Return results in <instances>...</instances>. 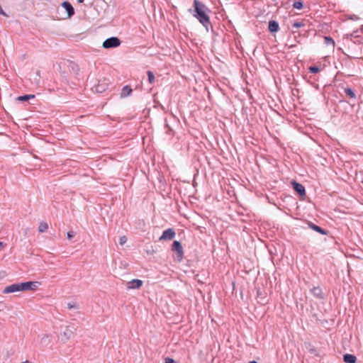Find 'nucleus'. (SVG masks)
I'll return each instance as SVG.
<instances>
[{"label": "nucleus", "mask_w": 363, "mask_h": 363, "mask_svg": "<svg viewBox=\"0 0 363 363\" xmlns=\"http://www.w3.org/2000/svg\"><path fill=\"white\" fill-rule=\"evenodd\" d=\"M62 6L66 10L67 12L68 18L72 17L74 14V9L72 4L68 1H64L62 4Z\"/></svg>", "instance_id": "nucleus-8"}, {"label": "nucleus", "mask_w": 363, "mask_h": 363, "mask_svg": "<svg viewBox=\"0 0 363 363\" xmlns=\"http://www.w3.org/2000/svg\"><path fill=\"white\" fill-rule=\"evenodd\" d=\"M48 229V225L45 222H41L40 223L39 227H38V231L40 233H44Z\"/></svg>", "instance_id": "nucleus-17"}, {"label": "nucleus", "mask_w": 363, "mask_h": 363, "mask_svg": "<svg viewBox=\"0 0 363 363\" xmlns=\"http://www.w3.org/2000/svg\"><path fill=\"white\" fill-rule=\"evenodd\" d=\"M248 363H257L256 361H250Z\"/></svg>", "instance_id": "nucleus-32"}, {"label": "nucleus", "mask_w": 363, "mask_h": 363, "mask_svg": "<svg viewBox=\"0 0 363 363\" xmlns=\"http://www.w3.org/2000/svg\"><path fill=\"white\" fill-rule=\"evenodd\" d=\"M308 69H309V72L313 74L317 73L320 70V67H318L317 66H311L308 68Z\"/></svg>", "instance_id": "nucleus-22"}, {"label": "nucleus", "mask_w": 363, "mask_h": 363, "mask_svg": "<svg viewBox=\"0 0 363 363\" xmlns=\"http://www.w3.org/2000/svg\"><path fill=\"white\" fill-rule=\"evenodd\" d=\"M143 281L140 279H132L131 281H128L127 283L128 289H140L143 286Z\"/></svg>", "instance_id": "nucleus-7"}, {"label": "nucleus", "mask_w": 363, "mask_h": 363, "mask_svg": "<svg viewBox=\"0 0 363 363\" xmlns=\"http://www.w3.org/2000/svg\"><path fill=\"white\" fill-rule=\"evenodd\" d=\"M303 6V2L301 1H296L293 4V7L296 9H301Z\"/></svg>", "instance_id": "nucleus-21"}, {"label": "nucleus", "mask_w": 363, "mask_h": 363, "mask_svg": "<svg viewBox=\"0 0 363 363\" xmlns=\"http://www.w3.org/2000/svg\"><path fill=\"white\" fill-rule=\"evenodd\" d=\"M67 308L69 309H72V308L78 309L79 308V306L77 303H67Z\"/></svg>", "instance_id": "nucleus-24"}, {"label": "nucleus", "mask_w": 363, "mask_h": 363, "mask_svg": "<svg viewBox=\"0 0 363 363\" xmlns=\"http://www.w3.org/2000/svg\"><path fill=\"white\" fill-rule=\"evenodd\" d=\"M324 40H325V43L327 45H331L332 47H335V41L332 38L325 36L324 38Z\"/></svg>", "instance_id": "nucleus-19"}, {"label": "nucleus", "mask_w": 363, "mask_h": 363, "mask_svg": "<svg viewBox=\"0 0 363 363\" xmlns=\"http://www.w3.org/2000/svg\"><path fill=\"white\" fill-rule=\"evenodd\" d=\"M306 26L305 21H296L292 24V28H298Z\"/></svg>", "instance_id": "nucleus-18"}, {"label": "nucleus", "mask_w": 363, "mask_h": 363, "mask_svg": "<svg viewBox=\"0 0 363 363\" xmlns=\"http://www.w3.org/2000/svg\"><path fill=\"white\" fill-rule=\"evenodd\" d=\"M132 92L133 89H131V87L128 85H125L122 89L121 96V97H126L128 96H130Z\"/></svg>", "instance_id": "nucleus-13"}, {"label": "nucleus", "mask_w": 363, "mask_h": 363, "mask_svg": "<svg viewBox=\"0 0 363 363\" xmlns=\"http://www.w3.org/2000/svg\"><path fill=\"white\" fill-rule=\"evenodd\" d=\"M147 77H148V81L150 84H153V82H155V75H154V73L152 72V71H147Z\"/></svg>", "instance_id": "nucleus-20"}, {"label": "nucleus", "mask_w": 363, "mask_h": 363, "mask_svg": "<svg viewBox=\"0 0 363 363\" xmlns=\"http://www.w3.org/2000/svg\"><path fill=\"white\" fill-rule=\"evenodd\" d=\"M279 30V23L274 21V33L277 32Z\"/></svg>", "instance_id": "nucleus-29"}, {"label": "nucleus", "mask_w": 363, "mask_h": 363, "mask_svg": "<svg viewBox=\"0 0 363 363\" xmlns=\"http://www.w3.org/2000/svg\"><path fill=\"white\" fill-rule=\"evenodd\" d=\"M164 363H178V362L174 361L172 358L167 357L164 359Z\"/></svg>", "instance_id": "nucleus-26"}, {"label": "nucleus", "mask_w": 363, "mask_h": 363, "mask_svg": "<svg viewBox=\"0 0 363 363\" xmlns=\"http://www.w3.org/2000/svg\"><path fill=\"white\" fill-rule=\"evenodd\" d=\"M343 361L345 363H356L357 357L354 354H345L343 355Z\"/></svg>", "instance_id": "nucleus-11"}, {"label": "nucleus", "mask_w": 363, "mask_h": 363, "mask_svg": "<svg viewBox=\"0 0 363 363\" xmlns=\"http://www.w3.org/2000/svg\"><path fill=\"white\" fill-rule=\"evenodd\" d=\"M76 233L75 232L70 230L67 233V236L69 240H71L72 238L75 236Z\"/></svg>", "instance_id": "nucleus-25"}, {"label": "nucleus", "mask_w": 363, "mask_h": 363, "mask_svg": "<svg viewBox=\"0 0 363 363\" xmlns=\"http://www.w3.org/2000/svg\"><path fill=\"white\" fill-rule=\"evenodd\" d=\"M272 28H273V26H272V20H269V21L268 23V30L270 33H272Z\"/></svg>", "instance_id": "nucleus-27"}, {"label": "nucleus", "mask_w": 363, "mask_h": 363, "mask_svg": "<svg viewBox=\"0 0 363 363\" xmlns=\"http://www.w3.org/2000/svg\"><path fill=\"white\" fill-rule=\"evenodd\" d=\"M21 363H30V362L29 361L26 360V361H25L23 362H21Z\"/></svg>", "instance_id": "nucleus-33"}, {"label": "nucleus", "mask_w": 363, "mask_h": 363, "mask_svg": "<svg viewBox=\"0 0 363 363\" xmlns=\"http://www.w3.org/2000/svg\"><path fill=\"white\" fill-rule=\"evenodd\" d=\"M308 225L311 229L319 233L321 235H327V233H328L325 230L323 229L322 228H320L318 225L313 224V223H309Z\"/></svg>", "instance_id": "nucleus-12"}, {"label": "nucleus", "mask_w": 363, "mask_h": 363, "mask_svg": "<svg viewBox=\"0 0 363 363\" xmlns=\"http://www.w3.org/2000/svg\"><path fill=\"white\" fill-rule=\"evenodd\" d=\"M84 0H77V2H78L79 4H82V3H83V2H84Z\"/></svg>", "instance_id": "nucleus-31"}, {"label": "nucleus", "mask_w": 363, "mask_h": 363, "mask_svg": "<svg viewBox=\"0 0 363 363\" xmlns=\"http://www.w3.org/2000/svg\"><path fill=\"white\" fill-rule=\"evenodd\" d=\"M311 291L315 297L320 299L324 298L322 289L319 286L313 287Z\"/></svg>", "instance_id": "nucleus-9"}, {"label": "nucleus", "mask_w": 363, "mask_h": 363, "mask_svg": "<svg viewBox=\"0 0 363 363\" xmlns=\"http://www.w3.org/2000/svg\"><path fill=\"white\" fill-rule=\"evenodd\" d=\"M121 45V40L117 37H111L105 40L103 47L106 49L117 48Z\"/></svg>", "instance_id": "nucleus-2"}, {"label": "nucleus", "mask_w": 363, "mask_h": 363, "mask_svg": "<svg viewBox=\"0 0 363 363\" xmlns=\"http://www.w3.org/2000/svg\"><path fill=\"white\" fill-rule=\"evenodd\" d=\"M291 184L293 186L294 189L300 195L305 196L306 195V189L305 187L300 183L292 181Z\"/></svg>", "instance_id": "nucleus-6"}, {"label": "nucleus", "mask_w": 363, "mask_h": 363, "mask_svg": "<svg viewBox=\"0 0 363 363\" xmlns=\"http://www.w3.org/2000/svg\"><path fill=\"white\" fill-rule=\"evenodd\" d=\"M72 331L69 329V328H67L66 330L64 332V335L67 337V339H69L71 337V335H72Z\"/></svg>", "instance_id": "nucleus-23"}, {"label": "nucleus", "mask_w": 363, "mask_h": 363, "mask_svg": "<svg viewBox=\"0 0 363 363\" xmlns=\"http://www.w3.org/2000/svg\"><path fill=\"white\" fill-rule=\"evenodd\" d=\"M175 232L172 228L165 230L160 238V240H172L175 237Z\"/></svg>", "instance_id": "nucleus-4"}, {"label": "nucleus", "mask_w": 363, "mask_h": 363, "mask_svg": "<svg viewBox=\"0 0 363 363\" xmlns=\"http://www.w3.org/2000/svg\"><path fill=\"white\" fill-rule=\"evenodd\" d=\"M172 250L177 253V257L181 261L184 256L183 247L179 241L174 240L172 245Z\"/></svg>", "instance_id": "nucleus-3"}, {"label": "nucleus", "mask_w": 363, "mask_h": 363, "mask_svg": "<svg viewBox=\"0 0 363 363\" xmlns=\"http://www.w3.org/2000/svg\"><path fill=\"white\" fill-rule=\"evenodd\" d=\"M127 241V238L125 236H122L120 238V244L123 245Z\"/></svg>", "instance_id": "nucleus-28"}, {"label": "nucleus", "mask_w": 363, "mask_h": 363, "mask_svg": "<svg viewBox=\"0 0 363 363\" xmlns=\"http://www.w3.org/2000/svg\"><path fill=\"white\" fill-rule=\"evenodd\" d=\"M107 84H98L94 86L93 90L97 93H103L107 89Z\"/></svg>", "instance_id": "nucleus-14"}, {"label": "nucleus", "mask_w": 363, "mask_h": 363, "mask_svg": "<svg viewBox=\"0 0 363 363\" xmlns=\"http://www.w3.org/2000/svg\"><path fill=\"white\" fill-rule=\"evenodd\" d=\"M34 98H35L34 94H26V95L20 96L17 97L16 99L19 101H26L29 99H34Z\"/></svg>", "instance_id": "nucleus-16"}, {"label": "nucleus", "mask_w": 363, "mask_h": 363, "mask_svg": "<svg viewBox=\"0 0 363 363\" xmlns=\"http://www.w3.org/2000/svg\"><path fill=\"white\" fill-rule=\"evenodd\" d=\"M344 92L350 99H356V94L351 88H350V87L344 88Z\"/></svg>", "instance_id": "nucleus-15"}, {"label": "nucleus", "mask_w": 363, "mask_h": 363, "mask_svg": "<svg viewBox=\"0 0 363 363\" xmlns=\"http://www.w3.org/2000/svg\"><path fill=\"white\" fill-rule=\"evenodd\" d=\"M2 245H3V243L0 242V246H1Z\"/></svg>", "instance_id": "nucleus-34"}, {"label": "nucleus", "mask_w": 363, "mask_h": 363, "mask_svg": "<svg viewBox=\"0 0 363 363\" xmlns=\"http://www.w3.org/2000/svg\"><path fill=\"white\" fill-rule=\"evenodd\" d=\"M21 291H28L30 289L31 286H35V281H26L20 283Z\"/></svg>", "instance_id": "nucleus-10"}, {"label": "nucleus", "mask_w": 363, "mask_h": 363, "mask_svg": "<svg viewBox=\"0 0 363 363\" xmlns=\"http://www.w3.org/2000/svg\"><path fill=\"white\" fill-rule=\"evenodd\" d=\"M37 289V282H35V286H31V288L30 290L35 291Z\"/></svg>", "instance_id": "nucleus-30"}, {"label": "nucleus", "mask_w": 363, "mask_h": 363, "mask_svg": "<svg viewBox=\"0 0 363 363\" xmlns=\"http://www.w3.org/2000/svg\"><path fill=\"white\" fill-rule=\"evenodd\" d=\"M194 16L196 17L199 21L208 30V26H211L210 18L206 13L208 9L202 2L199 0L194 1Z\"/></svg>", "instance_id": "nucleus-1"}, {"label": "nucleus", "mask_w": 363, "mask_h": 363, "mask_svg": "<svg viewBox=\"0 0 363 363\" xmlns=\"http://www.w3.org/2000/svg\"><path fill=\"white\" fill-rule=\"evenodd\" d=\"M17 291H21V285L20 283L13 284L11 285H9L6 286L4 290V294H9V293H13Z\"/></svg>", "instance_id": "nucleus-5"}]
</instances>
